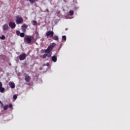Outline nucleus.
Listing matches in <instances>:
<instances>
[{
    "instance_id": "1a4fd4ad",
    "label": "nucleus",
    "mask_w": 130,
    "mask_h": 130,
    "mask_svg": "<svg viewBox=\"0 0 130 130\" xmlns=\"http://www.w3.org/2000/svg\"><path fill=\"white\" fill-rule=\"evenodd\" d=\"M51 57V53L50 54H45L43 56V58H46V57Z\"/></svg>"
},
{
    "instance_id": "dca6fc26",
    "label": "nucleus",
    "mask_w": 130,
    "mask_h": 130,
    "mask_svg": "<svg viewBox=\"0 0 130 130\" xmlns=\"http://www.w3.org/2000/svg\"><path fill=\"white\" fill-rule=\"evenodd\" d=\"M0 92L1 93H4L5 92V88H4V87H0Z\"/></svg>"
},
{
    "instance_id": "bb28decb",
    "label": "nucleus",
    "mask_w": 130,
    "mask_h": 130,
    "mask_svg": "<svg viewBox=\"0 0 130 130\" xmlns=\"http://www.w3.org/2000/svg\"><path fill=\"white\" fill-rule=\"evenodd\" d=\"M0 104H1L2 106H4V104H3L1 101H0Z\"/></svg>"
},
{
    "instance_id": "39448f33",
    "label": "nucleus",
    "mask_w": 130,
    "mask_h": 130,
    "mask_svg": "<svg viewBox=\"0 0 130 130\" xmlns=\"http://www.w3.org/2000/svg\"><path fill=\"white\" fill-rule=\"evenodd\" d=\"M9 26L10 27H11V28H12V29H15V28H16V24L15 23V22H13L12 21H11L9 23Z\"/></svg>"
},
{
    "instance_id": "6ab92c4d",
    "label": "nucleus",
    "mask_w": 130,
    "mask_h": 130,
    "mask_svg": "<svg viewBox=\"0 0 130 130\" xmlns=\"http://www.w3.org/2000/svg\"><path fill=\"white\" fill-rule=\"evenodd\" d=\"M6 38V37L4 35H2L1 37H0V39H2V40H5V39Z\"/></svg>"
},
{
    "instance_id": "4be33fe9",
    "label": "nucleus",
    "mask_w": 130,
    "mask_h": 130,
    "mask_svg": "<svg viewBox=\"0 0 130 130\" xmlns=\"http://www.w3.org/2000/svg\"><path fill=\"white\" fill-rule=\"evenodd\" d=\"M27 1H29L30 3H31V4H34L35 3V0H27Z\"/></svg>"
},
{
    "instance_id": "9d476101",
    "label": "nucleus",
    "mask_w": 130,
    "mask_h": 130,
    "mask_svg": "<svg viewBox=\"0 0 130 130\" xmlns=\"http://www.w3.org/2000/svg\"><path fill=\"white\" fill-rule=\"evenodd\" d=\"M9 85L11 88V89L15 88V84H14V83L10 82L9 83Z\"/></svg>"
},
{
    "instance_id": "a878e982",
    "label": "nucleus",
    "mask_w": 130,
    "mask_h": 130,
    "mask_svg": "<svg viewBox=\"0 0 130 130\" xmlns=\"http://www.w3.org/2000/svg\"><path fill=\"white\" fill-rule=\"evenodd\" d=\"M46 66H47V67H49V66H50L49 63H47L46 64Z\"/></svg>"
},
{
    "instance_id": "0eeeda50",
    "label": "nucleus",
    "mask_w": 130,
    "mask_h": 130,
    "mask_svg": "<svg viewBox=\"0 0 130 130\" xmlns=\"http://www.w3.org/2000/svg\"><path fill=\"white\" fill-rule=\"evenodd\" d=\"M3 31H8V30H9V25L7 24L3 25Z\"/></svg>"
},
{
    "instance_id": "9b49d317",
    "label": "nucleus",
    "mask_w": 130,
    "mask_h": 130,
    "mask_svg": "<svg viewBox=\"0 0 130 130\" xmlns=\"http://www.w3.org/2000/svg\"><path fill=\"white\" fill-rule=\"evenodd\" d=\"M25 80L26 82H30L31 80V77L29 76H26L25 77Z\"/></svg>"
},
{
    "instance_id": "7ed1b4c3",
    "label": "nucleus",
    "mask_w": 130,
    "mask_h": 130,
    "mask_svg": "<svg viewBox=\"0 0 130 130\" xmlns=\"http://www.w3.org/2000/svg\"><path fill=\"white\" fill-rule=\"evenodd\" d=\"M54 35V32H53V31H48L46 33V36L47 37H48V36H50V37H51V38H52V37H53Z\"/></svg>"
},
{
    "instance_id": "f257e3e1",
    "label": "nucleus",
    "mask_w": 130,
    "mask_h": 130,
    "mask_svg": "<svg viewBox=\"0 0 130 130\" xmlns=\"http://www.w3.org/2000/svg\"><path fill=\"white\" fill-rule=\"evenodd\" d=\"M55 43H52L48 47L47 49L45 50V53L47 54H49L51 51H52V49L55 47Z\"/></svg>"
},
{
    "instance_id": "cd10ccee",
    "label": "nucleus",
    "mask_w": 130,
    "mask_h": 130,
    "mask_svg": "<svg viewBox=\"0 0 130 130\" xmlns=\"http://www.w3.org/2000/svg\"><path fill=\"white\" fill-rule=\"evenodd\" d=\"M57 14H60V11H57Z\"/></svg>"
},
{
    "instance_id": "5701e85b",
    "label": "nucleus",
    "mask_w": 130,
    "mask_h": 130,
    "mask_svg": "<svg viewBox=\"0 0 130 130\" xmlns=\"http://www.w3.org/2000/svg\"><path fill=\"white\" fill-rule=\"evenodd\" d=\"M13 99L16 100L17 99V95L15 94L13 95Z\"/></svg>"
},
{
    "instance_id": "4468645a",
    "label": "nucleus",
    "mask_w": 130,
    "mask_h": 130,
    "mask_svg": "<svg viewBox=\"0 0 130 130\" xmlns=\"http://www.w3.org/2000/svg\"><path fill=\"white\" fill-rule=\"evenodd\" d=\"M32 23L34 26H37V24H38L37 21L35 20H32Z\"/></svg>"
},
{
    "instance_id": "412c9836",
    "label": "nucleus",
    "mask_w": 130,
    "mask_h": 130,
    "mask_svg": "<svg viewBox=\"0 0 130 130\" xmlns=\"http://www.w3.org/2000/svg\"><path fill=\"white\" fill-rule=\"evenodd\" d=\"M20 34H21V32H20V31H19V30L16 31V35L19 36Z\"/></svg>"
},
{
    "instance_id": "393cba45",
    "label": "nucleus",
    "mask_w": 130,
    "mask_h": 130,
    "mask_svg": "<svg viewBox=\"0 0 130 130\" xmlns=\"http://www.w3.org/2000/svg\"><path fill=\"white\" fill-rule=\"evenodd\" d=\"M0 88H3V83L0 82Z\"/></svg>"
},
{
    "instance_id": "2eb2a0df",
    "label": "nucleus",
    "mask_w": 130,
    "mask_h": 130,
    "mask_svg": "<svg viewBox=\"0 0 130 130\" xmlns=\"http://www.w3.org/2000/svg\"><path fill=\"white\" fill-rule=\"evenodd\" d=\"M62 41H64V42L67 41V37L66 36H63L62 37Z\"/></svg>"
},
{
    "instance_id": "6e6552de",
    "label": "nucleus",
    "mask_w": 130,
    "mask_h": 130,
    "mask_svg": "<svg viewBox=\"0 0 130 130\" xmlns=\"http://www.w3.org/2000/svg\"><path fill=\"white\" fill-rule=\"evenodd\" d=\"M52 61H53V62H56L57 61V57L56 56H53L51 58Z\"/></svg>"
},
{
    "instance_id": "a211bd4d",
    "label": "nucleus",
    "mask_w": 130,
    "mask_h": 130,
    "mask_svg": "<svg viewBox=\"0 0 130 130\" xmlns=\"http://www.w3.org/2000/svg\"><path fill=\"white\" fill-rule=\"evenodd\" d=\"M8 108H9L8 105L5 106L4 107V110H8Z\"/></svg>"
},
{
    "instance_id": "f03ea898",
    "label": "nucleus",
    "mask_w": 130,
    "mask_h": 130,
    "mask_svg": "<svg viewBox=\"0 0 130 130\" xmlns=\"http://www.w3.org/2000/svg\"><path fill=\"white\" fill-rule=\"evenodd\" d=\"M16 24H22L23 23V18L17 16L16 20Z\"/></svg>"
},
{
    "instance_id": "f3484780",
    "label": "nucleus",
    "mask_w": 130,
    "mask_h": 130,
    "mask_svg": "<svg viewBox=\"0 0 130 130\" xmlns=\"http://www.w3.org/2000/svg\"><path fill=\"white\" fill-rule=\"evenodd\" d=\"M20 37H22V38L24 37L25 33H24V32L20 33Z\"/></svg>"
},
{
    "instance_id": "f8f14e48",
    "label": "nucleus",
    "mask_w": 130,
    "mask_h": 130,
    "mask_svg": "<svg viewBox=\"0 0 130 130\" xmlns=\"http://www.w3.org/2000/svg\"><path fill=\"white\" fill-rule=\"evenodd\" d=\"M25 40L26 41V42H27V43L28 44L31 43V42L32 41V39H31L30 37H27L25 39Z\"/></svg>"
},
{
    "instance_id": "ddd939ff",
    "label": "nucleus",
    "mask_w": 130,
    "mask_h": 130,
    "mask_svg": "<svg viewBox=\"0 0 130 130\" xmlns=\"http://www.w3.org/2000/svg\"><path fill=\"white\" fill-rule=\"evenodd\" d=\"M52 38V39H53V40H56V41H57V40H58V36H54V37L53 36Z\"/></svg>"
},
{
    "instance_id": "aec40b11",
    "label": "nucleus",
    "mask_w": 130,
    "mask_h": 130,
    "mask_svg": "<svg viewBox=\"0 0 130 130\" xmlns=\"http://www.w3.org/2000/svg\"><path fill=\"white\" fill-rule=\"evenodd\" d=\"M69 14H70V16H73V15H74V11H72V10L70 11Z\"/></svg>"
},
{
    "instance_id": "b1692460",
    "label": "nucleus",
    "mask_w": 130,
    "mask_h": 130,
    "mask_svg": "<svg viewBox=\"0 0 130 130\" xmlns=\"http://www.w3.org/2000/svg\"><path fill=\"white\" fill-rule=\"evenodd\" d=\"M8 107L9 108H12V107H13V105L12 104H9V105L8 106Z\"/></svg>"
},
{
    "instance_id": "20e7f679",
    "label": "nucleus",
    "mask_w": 130,
    "mask_h": 130,
    "mask_svg": "<svg viewBox=\"0 0 130 130\" xmlns=\"http://www.w3.org/2000/svg\"><path fill=\"white\" fill-rule=\"evenodd\" d=\"M28 28V25L27 24L24 23L21 26V29L22 32H26V29Z\"/></svg>"
},
{
    "instance_id": "423d86ee",
    "label": "nucleus",
    "mask_w": 130,
    "mask_h": 130,
    "mask_svg": "<svg viewBox=\"0 0 130 130\" xmlns=\"http://www.w3.org/2000/svg\"><path fill=\"white\" fill-rule=\"evenodd\" d=\"M26 58V54L25 53H23L19 55V59L20 60H24Z\"/></svg>"
}]
</instances>
